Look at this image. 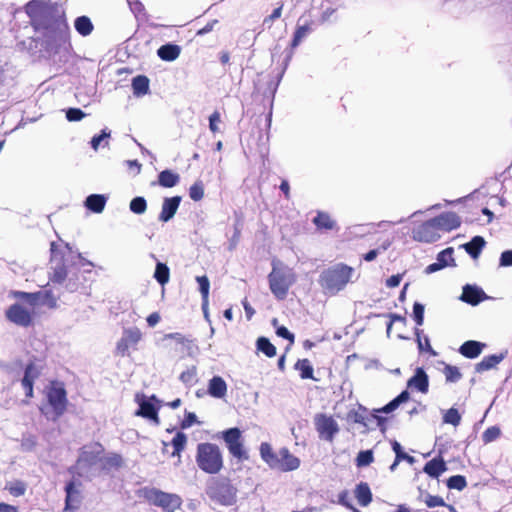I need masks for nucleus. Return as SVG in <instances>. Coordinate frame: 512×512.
I'll use <instances>...</instances> for the list:
<instances>
[{
    "instance_id": "obj_42",
    "label": "nucleus",
    "mask_w": 512,
    "mask_h": 512,
    "mask_svg": "<svg viewBox=\"0 0 512 512\" xmlns=\"http://www.w3.org/2000/svg\"><path fill=\"white\" fill-rule=\"evenodd\" d=\"M415 335H416V341H417L419 351L427 352L431 356H436V352L432 348L428 336L422 337V331L419 329H416Z\"/></svg>"
},
{
    "instance_id": "obj_21",
    "label": "nucleus",
    "mask_w": 512,
    "mask_h": 512,
    "mask_svg": "<svg viewBox=\"0 0 512 512\" xmlns=\"http://www.w3.org/2000/svg\"><path fill=\"white\" fill-rule=\"evenodd\" d=\"M136 416H140L151 420L155 425L160 424V418L158 415V408L149 401L142 400L139 403V409L135 412Z\"/></svg>"
},
{
    "instance_id": "obj_6",
    "label": "nucleus",
    "mask_w": 512,
    "mask_h": 512,
    "mask_svg": "<svg viewBox=\"0 0 512 512\" xmlns=\"http://www.w3.org/2000/svg\"><path fill=\"white\" fill-rule=\"evenodd\" d=\"M237 489L232 485L230 479L212 478L206 487L208 497L221 505L230 506L236 502Z\"/></svg>"
},
{
    "instance_id": "obj_12",
    "label": "nucleus",
    "mask_w": 512,
    "mask_h": 512,
    "mask_svg": "<svg viewBox=\"0 0 512 512\" xmlns=\"http://www.w3.org/2000/svg\"><path fill=\"white\" fill-rule=\"evenodd\" d=\"M314 425L319 437L329 442H332L335 435L339 432V426L335 419L324 413L315 415Z\"/></svg>"
},
{
    "instance_id": "obj_53",
    "label": "nucleus",
    "mask_w": 512,
    "mask_h": 512,
    "mask_svg": "<svg viewBox=\"0 0 512 512\" xmlns=\"http://www.w3.org/2000/svg\"><path fill=\"white\" fill-rule=\"evenodd\" d=\"M374 461L372 450L360 451L356 457V465L358 467H364L370 465Z\"/></svg>"
},
{
    "instance_id": "obj_52",
    "label": "nucleus",
    "mask_w": 512,
    "mask_h": 512,
    "mask_svg": "<svg viewBox=\"0 0 512 512\" xmlns=\"http://www.w3.org/2000/svg\"><path fill=\"white\" fill-rule=\"evenodd\" d=\"M283 2L279 3L278 7L273 12L263 19L262 25L264 28L270 29L275 20L279 19L282 15Z\"/></svg>"
},
{
    "instance_id": "obj_48",
    "label": "nucleus",
    "mask_w": 512,
    "mask_h": 512,
    "mask_svg": "<svg viewBox=\"0 0 512 512\" xmlns=\"http://www.w3.org/2000/svg\"><path fill=\"white\" fill-rule=\"evenodd\" d=\"M129 208L133 213L140 215L147 210V202L144 197L137 196L131 200Z\"/></svg>"
},
{
    "instance_id": "obj_39",
    "label": "nucleus",
    "mask_w": 512,
    "mask_h": 512,
    "mask_svg": "<svg viewBox=\"0 0 512 512\" xmlns=\"http://www.w3.org/2000/svg\"><path fill=\"white\" fill-rule=\"evenodd\" d=\"M196 281L199 284V290L202 296V307L204 312H206V307L208 305V298H209V289H210V282L207 276H197Z\"/></svg>"
},
{
    "instance_id": "obj_23",
    "label": "nucleus",
    "mask_w": 512,
    "mask_h": 512,
    "mask_svg": "<svg viewBox=\"0 0 512 512\" xmlns=\"http://www.w3.org/2000/svg\"><path fill=\"white\" fill-rule=\"evenodd\" d=\"M408 387H414L421 393H427L429 388V379L423 368H417L413 377L407 382Z\"/></svg>"
},
{
    "instance_id": "obj_4",
    "label": "nucleus",
    "mask_w": 512,
    "mask_h": 512,
    "mask_svg": "<svg viewBox=\"0 0 512 512\" xmlns=\"http://www.w3.org/2000/svg\"><path fill=\"white\" fill-rule=\"evenodd\" d=\"M137 496L164 512H175L182 505V498L178 494L164 492L155 487H142L137 491Z\"/></svg>"
},
{
    "instance_id": "obj_14",
    "label": "nucleus",
    "mask_w": 512,
    "mask_h": 512,
    "mask_svg": "<svg viewBox=\"0 0 512 512\" xmlns=\"http://www.w3.org/2000/svg\"><path fill=\"white\" fill-rule=\"evenodd\" d=\"M413 238L426 243L437 241L440 238V231L435 225L433 218L417 226L413 230Z\"/></svg>"
},
{
    "instance_id": "obj_60",
    "label": "nucleus",
    "mask_w": 512,
    "mask_h": 512,
    "mask_svg": "<svg viewBox=\"0 0 512 512\" xmlns=\"http://www.w3.org/2000/svg\"><path fill=\"white\" fill-rule=\"evenodd\" d=\"M424 309H425L424 305L419 303V302H415L414 305H413V318H414L415 323L418 326L423 325V322H424Z\"/></svg>"
},
{
    "instance_id": "obj_2",
    "label": "nucleus",
    "mask_w": 512,
    "mask_h": 512,
    "mask_svg": "<svg viewBox=\"0 0 512 512\" xmlns=\"http://www.w3.org/2000/svg\"><path fill=\"white\" fill-rule=\"evenodd\" d=\"M259 452L261 459L273 470L290 472L300 467V459L293 455L287 447L274 451L268 442H262Z\"/></svg>"
},
{
    "instance_id": "obj_50",
    "label": "nucleus",
    "mask_w": 512,
    "mask_h": 512,
    "mask_svg": "<svg viewBox=\"0 0 512 512\" xmlns=\"http://www.w3.org/2000/svg\"><path fill=\"white\" fill-rule=\"evenodd\" d=\"M189 196L193 201H200L204 197V184L202 181H196L189 188Z\"/></svg>"
},
{
    "instance_id": "obj_56",
    "label": "nucleus",
    "mask_w": 512,
    "mask_h": 512,
    "mask_svg": "<svg viewBox=\"0 0 512 512\" xmlns=\"http://www.w3.org/2000/svg\"><path fill=\"white\" fill-rule=\"evenodd\" d=\"M130 10L135 17H145L146 10L143 3L140 0H127Z\"/></svg>"
},
{
    "instance_id": "obj_10",
    "label": "nucleus",
    "mask_w": 512,
    "mask_h": 512,
    "mask_svg": "<svg viewBox=\"0 0 512 512\" xmlns=\"http://www.w3.org/2000/svg\"><path fill=\"white\" fill-rule=\"evenodd\" d=\"M222 438L229 453L239 461L248 460V454L244 449L242 433L239 428H229L222 433Z\"/></svg>"
},
{
    "instance_id": "obj_7",
    "label": "nucleus",
    "mask_w": 512,
    "mask_h": 512,
    "mask_svg": "<svg viewBox=\"0 0 512 512\" xmlns=\"http://www.w3.org/2000/svg\"><path fill=\"white\" fill-rule=\"evenodd\" d=\"M46 398L53 413V418L58 419L67 410V392L63 382L51 381L46 388Z\"/></svg>"
},
{
    "instance_id": "obj_58",
    "label": "nucleus",
    "mask_w": 512,
    "mask_h": 512,
    "mask_svg": "<svg viewBox=\"0 0 512 512\" xmlns=\"http://www.w3.org/2000/svg\"><path fill=\"white\" fill-rule=\"evenodd\" d=\"M95 446L98 448L97 451H95V453H90V452H87V451H83L81 456H80V460L88 463V464H93L96 462L97 458H98V455L102 452L103 450V447L101 444L99 443H96Z\"/></svg>"
},
{
    "instance_id": "obj_55",
    "label": "nucleus",
    "mask_w": 512,
    "mask_h": 512,
    "mask_svg": "<svg viewBox=\"0 0 512 512\" xmlns=\"http://www.w3.org/2000/svg\"><path fill=\"white\" fill-rule=\"evenodd\" d=\"M67 268L64 264H59L54 268L53 274L51 276V281L53 283H63L67 278Z\"/></svg>"
},
{
    "instance_id": "obj_18",
    "label": "nucleus",
    "mask_w": 512,
    "mask_h": 512,
    "mask_svg": "<svg viewBox=\"0 0 512 512\" xmlns=\"http://www.w3.org/2000/svg\"><path fill=\"white\" fill-rule=\"evenodd\" d=\"M302 20L303 17L299 18L297 22V26L290 43L292 49L298 47L300 43L303 41V39L306 38L313 31L314 21L304 20V22L301 23Z\"/></svg>"
},
{
    "instance_id": "obj_40",
    "label": "nucleus",
    "mask_w": 512,
    "mask_h": 512,
    "mask_svg": "<svg viewBox=\"0 0 512 512\" xmlns=\"http://www.w3.org/2000/svg\"><path fill=\"white\" fill-rule=\"evenodd\" d=\"M5 490H7L13 497H20L25 494L27 485L22 480H14L6 483Z\"/></svg>"
},
{
    "instance_id": "obj_34",
    "label": "nucleus",
    "mask_w": 512,
    "mask_h": 512,
    "mask_svg": "<svg viewBox=\"0 0 512 512\" xmlns=\"http://www.w3.org/2000/svg\"><path fill=\"white\" fill-rule=\"evenodd\" d=\"M485 240L481 236H475L468 243L464 244L465 251L472 257L477 258L483 247L485 246Z\"/></svg>"
},
{
    "instance_id": "obj_15",
    "label": "nucleus",
    "mask_w": 512,
    "mask_h": 512,
    "mask_svg": "<svg viewBox=\"0 0 512 512\" xmlns=\"http://www.w3.org/2000/svg\"><path fill=\"white\" fill-rule=\"evenodd\" d=\"M41 375V368L37 367L34 362H29L24 370V376L21 379V385L25 391L27 399L34 396V382Z\"/></svg>"
},
{
    "instance_id": "obj_62",
    "label": "nucleus",
    "mask_w": 512,
    "mask_h": 512,
    "mask_svg": "<svg viewBox=\"0 0 512 512\" xmlns=\"http://www.w3.org/2000/svg\"><path fill=\"white\" fill-rule=\"evenodd\" d=\"M85 117V113L79 108H69L66 111V118L70 122L80 121Z\"/></svg>"
},
{
    "instance_id": "obj_27",
    "label": "nucleus",
    "mask_w": 512,
    "mask_h": 512,
    "mask_svg": "<svg viewBox=\"0 0 512 512\" xmlns=\"http://www.w3.org/2000/svg\"><path fill=\"white\" fill-rule=\"evenodd\" d=\"M180 182V175L170 169H165L158 174L157 184L163 188H172Z\"/></svg>"
},
{
    "instance_id": "obj_29",
    "label": "nucleus",
    "mask_w": 512,
    "mask_h": 512,
    "mask_svg": "<svg viewBox=\"0 0 512 512\" xmlns=\"http://www.w3.org/2000/svg\"><path fill=\"white\" fill-rule=\"evenodd\" d=\"M150 80L145 75H137L132 79L133 94L137 97L144 96L149 93Z\"/></svg>"
},
{
    "instance_id": "obj_57",
    "label": "nucleus",
    "mask_w": 512,
    "mask_h": 512,
    "mask_svg": "<svg viewBox=\"0 0 512 512\" xmlns=\"http://www.w3.org/2000/svg\"><path fill=\"white\" fill-rule=\"evenodd\" d=\"M197 371L195 367H191L180 374V381L186 385H192L196 382Z\"/></svg>"
},
{
    "instance_id": "obj_22",
    "label": "nucleus",
    "mask_w": 512,
    "mask_h": 512,
    "mask_svg": "<svg viewBox=\"0 0 512 512\" xmlns=\"http://www.w3.org/2000/svg\"><path fill=\"white\" fill-rule=\"evenodd\" d=\"M445 471L447 464L441 456L429 460L423 467V472L432 478H438Z\"/></svg>"
},
{
    "instance_id": "obj_49",
    "label": "nucleus",
    "mask_w": 512,
    "mask_h": 512,
    "mask_svg": "<svg viewBox=\"0 0 512 512\" xmlns=\"http://www.w3.org/2000/svg\"><path fill=\"white\" fill-rule=\"evenodd\" d=\"M501 436V429L498 426L488 427L482 434V441L484 444H489Z\"/></svg>"
},
{
    "instance_id": "obj_46",
    "label": "nucleus",
    "mask_w": 512,
    "mask_h": 512,
    "mask_svg": "<svg viewBox=\"0 0 512 512\" xmlns=\"http://www.w3.org/2000/svg\"><path fill=\"white\" fill-rule=\"evenodd\" d=\"M446 382L455 383L462 378V374L458 367L446 364L443 369Z\"/></svg>"
},
{
    "instance_id": "obj_37",
    "label": "nucleus",
    "mask_w": 512,
    "mask_h": 512,
    "mask_svg": "<svg viewBox=\"0 0 512 512\" xmlns=\"http://www.w3.org/2000/svg\"><path fill=\"white\" fill-rule=\"evenodd\" d=\"M74 26L81 36H88L92 33L94 26L87 16H79L75 19Z\"/></svg>"
},
{
    "instance_id": "obj_51",
    "label": "nucleus",
    "mask_w": 512,
    "mask_h": 512,
    "mask_svg": "<svg viewBox=\"0 0 512 512\" xmlns=\"http://www.w3.org/2000/svg\"><path fill=\"white\" fill-rule=\"evenodd\" d=\"M444 423L452 424L453 426H458L461 422V415L456 408L448 409L443 416Z\"/></svg>"
},
{
    "instance_id": "obj_44",
    "label": "nucleus",
    "mask_w": 512,
    "mask_h": 512,
    "mask_svg": "<svg viewBox=\"0 0 512 512\" xmlns=\"http://www.w3.org/2000/svg\"><path fill=\"white\" fill-rule=\"evenodd\" d=\"M123 465V458L120 454L112 453L105 457L102 461L104 469H119Z\"/></svg>"
},
{
    "instance_id": "obj_59",
    "label": "nucleus",
    "mask_w": 512,
    "mask_h": 512,
    "mask_svg": "<svg viewBox=\"0 0 512 512\" xmlns=\"http://www.w3.org/2000/svg\"><path fill=\"white\" fill-rule=\"evenodd\" d=\"M366 408L359 406L358 410H355L350 413V417L353 419L355 423L362 424L364 426L367 425V415H366Z\"/></svg>"
},
{
    "instance_id": "obj_36",
    "label": "nucleus",
    "mask_w": 512,
    "mask_h": 512,
    "mask_svg": "<svg viewBox=\"0 0 512 512\" xmlns=\"http://www.w3.org/2000/svg\"><path fill=\"white\" fill-rule=\"evenodd\" d=\"M294 368H295V370H297L299 372L301 379L316 380L314 378V369H313V366L311 365V362L309 361V359H306V358L299 359L295 363Z\"/></svg>"
},
{
    "instance_id": "obj_64",
    "label": "nucleus",
    "mask_w": 512,
    "mask_h": 512,
    "mask_svg": "<svg viewBox=\"0 0 512 512\" xmlns=\"http://www.w3.org/2000/svg\"><path fill=\"white\" fill-rule=\"evenodd\" d=\"M197 422V416L193 412H186L184 419L180 422L181 429H187Z\"/></svg>"
},
{
    "instance_id": "obj_45",
    "label": "nucleus",
    "mask_w": 512,
    "mask_h": 512,
    "mask_svg": "<svg viewBox=\"0 0 512 512\" xmlns=\"http://www.w3.org/2000/svg\"><path fill=\"white\" fill-rule=\"evenodd\" d=\"M391 446L395 453V459H397L399 462L407 461L409 464H413L415 462V458L404 452L401 444L398 441L393 440L391 442Z\"/></svg>"
},
{
    "instance_id": "obj_20",
    "label": "nucleus",
    "mask_w": 512,
    "mask_h": 512,
    "mask_svg": "<svg viewBox=\"0 0 512 512\" xmlns=\"http://www.w3.org/2000/svg\"><path fill=\"white\" fill-rule=\"evenodd\" d=\"M486 347L485 343L476 341V340H468L465 341L460 347H459V353L468 359H475L477 358L483 351V349Z\"/></svg>"
},
{
    "instance_id": "obj_47",
    "label": "nucleus",
    "mask_w": 512,
    "mask_h": 512,
    "mask_svg": "<svg viewBox=\"0 0 512 512\" xmlns=\"http://www.w3.org/2000/svg\"><path fill=\"white\" fill-rule=\"evenodd\" d=\"M446 485L449 489L462 491L467 487V481L463 475H454L447 479Z\"/></svg>"
},
{
    "instance_id": "obj_41",
    "label": "nucleus",
    "mask_w": 512,
    "mask_h": 512,
    "mask_svg": "<svg viewBox=\"0 0 512 512\" xmlns=\"http://www.w3.org/2000/svg\"><path fill=\"white\" fill-rule=\"evenodd\" d=\"M154 278L162 286L167 284L169 282V279H170L169 267L165 263L158 262L156 264V268H155V272H154Z\"/></svg>"
},
{
    "instance_id": "obj_32",
    "label": "nucleus",
    "mask_w": 512,
    "mask_h": 512,
    "mask_svg": "<svg viewBox=\"0 0 512 512\" xmlns=\"http://www.w3.org/2000/svg\"><path fill=\"white\" fill-rule=\"evenodd\" d=\"M313 224L318 230H333L336 222L331 219L330 215L323 211H318L313 219Z\"/></svg>"
},
{
    "instance_id": "obj_1",
    "label": "nucleus",
    "mask_w": 512,
    "mask_h": 512,
    "mask_svg": "<svg viewBox=\"0 0 512 512\" xmlns=\"http://www.w3.org/2000/svg\"><path fill=\"white\" fill-rule=\"evenodd\" d=\"M354 269L344 263H338L324 269L318 279L323 292L336 295L351 281Z\"/></svg>"
},
{
    "instance_id": "obj_25",
    "label": "nucleus",
    "mask_w": 512,
    "mask_h": 512,
    "mask_svg": "<svg viewBox=\"0 0 512 512\" xmlns=\"http://www.w3.org/2000/svg\"><path fill=\"white\" fill-rule=\"evenodd\" d=\"M506 356V353L485 356L475 365V371L482 373L495 368Z\"/></svg>"
},
{
    "instance_id": "obj_43",
    "label": "nucleus",
    "mask_w": 512,
    "mask_h": 512,
    "mask_svg": "<svg viewBox=\"0 0 512 512\" xmlns=\"http://www.w3.org/2000/svg\"><path fill=\"white\" fill-rule=\"evenodd\" d=\"M257 349L272 358L276 355V347L266 337H259L256 342Z\"/></svg>"
},
{
    "instance_id": "obj_11",
    "label": "nucleus",
    "mask_w": 512,
    "mask_h": 512,
    "mask_svg": "<svg viewBox=\"0 0 512 512\" xmlns=\"http://www.w3.org/2000/svg\"><path fill=\"white\" fill-rule=\"evenodd\" d=\"M6 319L20 327H30L34 323V312L20 303L10 305L5 311Z\"/></svg>"
},
{
    "instance_id": "obj_24",
    "label": "nucleus",
    "mask_w": 512,
    "mask_h": 512,
    "mask_svg": "<svg viewBox=\"0 0 512 512\" xmlns=\"http://www.w3.org/2000/svg\"><path fill=\"white\" fill-rule=\"evenodd\" d=\"M208 394L214 398H223L227 393V384L220 376H214L208 383Z\"/></svg>"
},
{
    "instance_id": "obj_54",
    "label": "nucleus",
    "mask_w": 512,
    "mask_h": 512,
    "mask_svg": "<svg viewBox=\"0 0 512 512\" xmlns=\"http://www.w3.org/2000/svg\"><path fill=\"white\" fill-rule=\"evenodd\" d=\"M437 261L443 265V267H447L451 264H454L453 258V248L449 247L438 253Z\"/></svg>"
},
{
    "instance_id": "obj_61",
    "label": "nucleus",
    "mask_w": 512,
    "mask_h": 512,
    "mask_svg": "<svg viewBox=\"0 0 512 512\" xmlns=\"http://www.w3.org/2000/svg\"><path fill=\"white\" fill-rule=\"evenodd\" d=\"M425 504L429 508L447 506V504L445 503L444 499L441 496L431 494H428L426 496Z\"/></svg>"
},
{
    "instance_id": "obj_5",
    "label": "nucleus",
    "mask_w": 512,
    "mask_h": 512,
    "mask_svg": "<svg viewBox=\"0 0 512 512\" xmlns=\"http://www.w3.org/2000/svg\"><path fill=\"white\" fill-rule=\"evenodd\" d=\"M296 276L292 269L285 266L273 265L268 275L269 288L278 300L287 297L290 287L295 283Z\"/></svg>"
},
{
    "instance_id": "obj_9",
    "label": "nucleus",
    "mask_w": 512,
    "mask_h": 512,
    "mask_svg": "<svg viewBox=\"0 0 512 512\" xmlns=\"http://www.w3.org/2000/svg\"><path fill=\"white\" fill-rule=\"evenodd\" d=\"M26 9L28 14H30V11L34 10L38 13L39 19H35L36 29H44L49 31L57 30L64 33L69 31V26L64 16L56 17L49 23L43 21V18H45V11L43 10L42 4L40 2L30 1L27 4Z\"/></svg>"
},
{
    "instance_id": "obj_31",
    "label": "nucleus",
    "mask_w": 512,
    "mask_h": 512,
    "mask_svg": "<svg viewBox=\"0 0 512 512\" xmlns=\"http://www.w3.org/2000/svg\"><path fill=\"white\" fill-rule=\"evenodd\" d=\"M106 204V197L101 194H91L86 198L85 206L94 213H101Z\"/></svg>"
},
{
    "instance_id": "obj_3",
    "label": "nucleus",
    "mask_w": 512,
    "mask_h": 512,
    "mask_svg": "<svg viewBox=\"0 0 512 512\" xmlns=\"http://www.w3.org/2000/svg\"><path fill=\"white\" fill-rule=\"evenodd\" d=\"M196 464L206 474H218L224 467L223 453L217 444L202 442L197 445Z\"/></svg>"
},
{
    "instance_id": "obj_16",
    "label": "nucleus",
    "mask_w": 512,
    "mask_h": 512,
    "mask_svg": "<svg viewBox=\"0 0 512 512\" xmlns=\"http://www.w3.org/2000/svg\"><path fill=\"white\" fill-rule=\"evenodd\" d=\"M439 231L450 232L461 225V219L455 212H443L433 218Z\"/></svg>"
},
{
    "instance_id": "obj_13",
    "label": "nucleus",
    "mask_w": 512,
    "mask_h": 512,
    "mask_svg": "<svg viewBox=\"0 0 512 512\" xmlns=\"http://www.w3.org/2000/svg\"><path fill=\"white\" fill-rule=\"evenodd\" d=\"M141 339L142 333L140 329L136 327L125 329L123 336L116 344V355L121 357L129 356V349H136V346L141 341Z\"/></svg>"
},
{
    "instance_id": "obj_33",
    "label": "nucleus",
    "mask_w": 512,
    "mask_h": 512,
    "mask_svg": "<svg viewBox=\"0 0 512 512\" xmlns=\"http://www.w3.org/2000/svg\"><path fill=\"white\" fill-rule=\"evenodd\" d=\"M187 435L181 431L177 432L171 441V445L173 447V451L171 453L172 457H178L180 459L181 453L185 450L187 445Z\"/></svg>"
},
{
    "instance_id": "obj_8",
    "label": "nucleus",
    "mask_w": 512,
    "mask_h": 512,
    "mask_svg": "<svg viewBox=\"0 0 512 512\" xmlns=\"http://www.w3.org/2000/svg\"><path fill=\"white\" fill-rule=\"evenodd\" d=\"M163 341L167 353L178 358L189 355L193 344L191 339L178 332L166 334Z\"/></svg>"
},
{
    "instance_id": "obj_28",
    "label": "nucleus",
    "mask_w": 512,
    "mask_h": 512,
    "mask_svg": "<svg viewBox=\"0 0 512 512\" xmlns=\"http://www.w3.org/2000/svg\"><path fill=\"white\" fill-rule=\"evenodd\" d=\"M180 53H181L180 46H178L176 44H171V43L162 45L157 50L158 57L163 61H169V62L176 60L179 57Z\"/></svg>"
},
{
    "instance_id": "obj_26",
    "label": "nucleus",
    "mask_w": 512,
    "mask_h": 512,
    "mask_svg": "<svg viewBox=\"0 0 512 512\" xmlns=\"http://www.w3.org/2000/svg\"><path fill=\"white\" fill-rule=\"evenodd\" d=\"M66 499H65V509L72 510L77 507L79 503V490L77 489V484L74 480L69 481L65 486Z\"/></svg>"
},
{
    "instance_id": "obj_38",
    "label": "nucleus",
    "mask_w": 512,
    "mask_h": 512,
    "mask_svg": "<svg viewBox=\"0 0 512 512\" xmlns=\"http://www.w3.org/2000/svg\"><path fill=\"white\" fill-rule=\"evenodd\" d=\"M410 398V394L407 390L402 391L397 397H395L392 401L386 404L381 409L376 410V412L382 413H390L394 411L398 406L404 402H407Z\"/></svg>"
},
{
    "instance_id": "obj_63",
    "label": "nucleus",
    "mask_w": 512,
    "mask_h": 512,
    "mask_svg": "<svg viewBox=\"0 0 512 512\" xmlns=\"http://www.w3.org/2000/svg\"><path fill=\"white\" fill-rule=\"evenodd\" d=\"M221 122V115L219 111H214L209 117V129L212 133L219 132L218 124Z\"/></svg>"
},
{
    "instance_id": "obj_35",
    "label": "nucleus",
    "mask_w": 512,
    "mask_h": 512,
    "mask_svg": "<svg viewBox=\"0 0 512 512\" xmlns=\"http://www.w3.org/2000/svg\"><path fill=\"white\" fill-rule=\"evenodd\" d=\"M11 296L15 299H19L34 307L38 304L39 300L43 296V292L38 291L34 293L24 291H12Z\"/></svg>"
},
{
    "instance_id": "obj_19",
    "label": "nucleus",
    "mask_w": 512,
    "mask_h": 512,
    "mask_svg": "<svg viewBox=\"0 0 512 512\" xmlns=\"http://www.w3.org/2000/svg\"><path fill=\"white\" fill-rule=\"evenodd\" d=\"M486 298L487 295L482 289L468 284L463 287V291L460 296L461 301L468 303L472 306L478 305L481 301L485 300Z\"/></svg>"
},
{
    "instance_id": "obj_30",
    "label": "nucleus",
    "mask_w": 512,
    "mask_h": 512,
    "mask_svg": "<svg viewBox=\"0 0 512 512\" xmlns=\"http://www.w3.org/2000/svg\"><path fill=\"white\" fill-rule=\"evenodd\" d=\"M355 497L363 507L368 506L372 502V492L366 482H361L356 486Z\"/></svg>"
},
{
    "instance_id": "obj_17",
    "label": "nucleus",
    "mask_w": 512,
    "mask_h": 512,
    "mask_svg": "<svg viewBox=\"0 0 512 512\" xmlns=\"http://www.w3.org/2000/svg\"><path fill=\"white\" fill-rule=\"evenodd\" d=\"M181 200L182 198L180 196L164 198L161 207V212L158 216L159 221L168 222L169 220H171L176 214L180 206Z\"/></svg>"
}]
</instances>
